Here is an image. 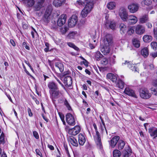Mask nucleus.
Returning <instances> with one entry per match:
<instances>
[{
	"label": "nucleus",
	"instance_id": "f257e3e1",
	"mask_svg": "<svg viewBox=\"0 0 157 157\" xmlns=\"http://www.w3.org/2000/svg\"><path fill=\"white\" fill-rule=\"evenodd\" d=\"M48 86L49 89L50 98L53 101L59 97L60 93L56 83L53 81L49 82Z\"/></svg>",
	"mask_w": 157,
	"mask_h": 157
},
{
	"label": "nucleus",
	"instance_id": "f03ea898",
	"mask_svg": "<svg viewBox=\"0 0 157 157\" xmlns=\"http://www.w3.org/2000/svg\"><path fill=\"white\" fill-rule=\"evenodd\" d=\"M52 10V8L50 6H49L46 9L43 18V21L46 24L49 23L51 20Z\"/></svg>",
	"mask_w": 157,
	"mask_h": 157
},
{
	"label": "nucleus",
	"instance_id": "7ed1b4c3",
	"mask_svg": "<svg viewBox=\"0 0 157 157\" xmlns=\"http://www.w3.org/2000/svg\"><path fill=\"white\" fill-rule=\"evenodd\" d=\"M93 126L96 132V134L94 136V139L97 146L100 148H101L102 147V143L100 133L98 131L96 124L94 123L93 124Z\"/></svg>",
	"mask_w": 157,
	"mask_h": 157
},
{
	"label": "nucleus",
	"instance_id": "20e7f679",
	"mask_svg": "<svg viewBox=\"0 0 157 157\" xmlns=\"http://www.w3.org/2000/svg\"><path fill=\"white\" fill-rule=\"evenodd\" d=\"M67 123L70 125L73 126L75 124V120L74 116L70 113H68L66 115Z\"/></svg>",
	"mask_w": 157,
	"mask_h": 157
},
{
	"label": "nucleus",
	"instance_id": "39448f33",
	"mask_svg": "<svg viewBox=\"0 0 157 157\" xmlns=\"http://www.w3.org/2000/svg\"><path fill=\"white\" fill-rule=\"evenodd\" d=\"M78 21V17L76 15H72L68 21L69 26L70 27H74L77 24Z\"/></svg>",
	"mask_w": 157,
	"mask_h": 157
},
{
	"label": "nucleus",
	"instance_id": "423d86ee",
	"mask_svg": "<svg viewBox=\"0 0 157 157\" xmlns=\"http://www.w3.org/2000/svg\"><path fill=\"white\" fill-rule=\"evenodd\" d=\"M151 94L149 93V91L147 89L142 90L140 93V96L143 98L147 99L151 96Z\"/></svg>",
	"mask_w": 157,
	"mask_h": 157
},
{
	"label": "nucleus",
	"instance_id": "0eeeda50",
	"mask_svg": "<svg viewBox=\"0 0 157 157\" xmlns=\"http://www.w3.org/2000/svg\"><path fill=\"white\" fill-rule=\"evenodd\" d=\"M45 0H36V3L33 6L35 11H39L43 6Z\"/></svg>",
	"mask_w": 157,
	"mask_h": 157
},
{
	"label": "nucleus",
	"instance_id": "6e6552de",
	"mask_svg": "<svg viewBox=\"0 0 157 157\" xmlns=\"http://www.w3.org/2000/svg\"><path fill=\"white\" fill-rule=\"evenodd\" d=\"M80 130V127L79 126L76 125L73 128L69 129L68 131V133L73 136H75L79 132Z\"/></svg>",
	"mask_w": 157,
	"mask_h": 157
},
{
	"label": "nucleus",
	"instance_id": "1a4fd4ad",
	"mask_svg": "<svg viewBox=\"0 0 157 157\" xmlns=\"http://www.w3.org/2000/svg\"><path fill=\"white\" fill-rule=\"evenodd\" d=\"M67 15L65 14H63L60 16L57 21L58 26H61L64 25L66 22Z\"/></svg>",
	"mask_w": 157,
	"mask_h": 157
},
{
	"label": "nucleus",
	"instance_id": "9d476101",
	"mask_svg": "<svg viewBox=\"0 0 157 157\" xmlns=\"http://www.w3.org/2000/svg\"><path fill=\"white\" fill-rule=\"evenodd\" d=\"M139 6L137 4L132 3L128 5V9L131 13H134L137 12L139 9Z\"/></svg>",
	"mask_w": 157,
	"mask_h": 157
},
{
	"label": "nucleus",
	"instance_id": "9b49d317",
	"mask_svg": "<svg viewBox=\"0 0 157 157\" xmlns=\"http://www.w3.org/2000/svg\"><path fill=\"white\" fill-rule=\"evenodd\" d=\"M119 15L121 19L124 21L127 20L128 17V13L125 9L122 8L120 10L119 12Z\"/></svg>",
	"mask_w": 157,
	"mask_h": 157
},
{
	"label": "nucleus",
	"instance_id": "f8f14e48",
	"mask_svg": "<svg viewBox=\"0 0 157 157\" xmlns=\"http://www.w3.org/2000/svg\"><path fill=\"white\" fill-rule=\"evenodd\" d=\"M116 25V23L114 21H107L105 22V26L107 29L110 28L114 30L115 29Z\"/></svg>",
	"mask_w": 157,
	"mask_h": 157
},
{
	"label": "nucleus",
	"instance_id": "ddd939ff",
	"mask_svg": "<svg viewBox=\"0 0 157 157\" xmlns=\"http://www.w3.org/2000/svg\"><path fill=\"white\" fill-rule=\"evenodd\" d=\"M135 31L137 34L141 35L145 32V28L141 25H137L136 27Z\"/></svg>",
	"mask_w": 157,
	"mask_h": 157
},
{
	"label": "nucleus",
	"instance_id": "4468645a",
	"mask_svg": "<svg viewBox=\"0 0 157 157\" xmlns=\"http://www.w3.org/2000/svg\"><path fill=\"white\" fill-rule=\"evenodd\" d=\"M92 9L91 7H88L87 6H85V7L81 12V15L82 17L85 18L86 17Z\"/></svg>",
	"mask_w": 157,
	"mask_h": 157
},
{
	"label": "nucleus",
	"instance_id": "2eb2a0df",
	"mask_svg": "<svg viewBox=\"0 0 157 157\" xmlns=\"http://www.w3.org/2000/svg\"><path fill=\"white\" fill-rule=\"evenodd\" d=\"M127 20L129 23L132 24H136L138 21L137 17L133 15L128 16Z\"/></svg>",
	"mask_w": 157,
	"mask_h": 157
},
{
	"label": "nucleus",
	"instance_id": "dca6fc26",
	"mask_svg": "<svg viewBox=\"0 0 157 157\" xmlns=\"http://www.w3.org/2000/svg\"><path fill=\"white\" fill-rule=\"evenodd\" d=\"M124 92L125 94L129 96L135 98H137V96L134 91L129 88H126L124 90Z\"/></svg>",
	"mask_w": 157,
	"mask_h": 157
},
{
	"label": "nucleus",
	"instance_id": "f3484780",
	"mask_svg": "<svg viewBox=\"0 0 157 157\" xmlns=\"http://www.w3.org/2000/svg\"><path fill=\"white\" fill-rule=\"evenodd\" d=\"M120 139L119 136H116L112 138L111 140L110 145L112 147H114L118 142Z\"/></svg>",
	"mask_w": 157,
	"mask_h": 157
},
{
	"label": "nucleus",
	"instance_id": "a211bd4d",
	"mask_svg": "<svg viewBox=\"0 0 157 157\" xmlns=\"http://www.w3.org/2000/svg\"><path fill=\"white\" fill-rule=\"evenodd\" d=\"M68 140L69 142L74 146L77 147L78 144L77 140L73 136H71L68 137Z\"/></svg>",
	"mask_w": 157,
	"mask_h": 157
},
{
	"label": "nucleus",
	"instance_id": "6ab92c4d",
	"mask_svg": "<svg viewBox=\"0 0 157 157\" xmlns=\"http://www.w3.org/2000/svg\"><path fill=\"white\" fill-rule=\"evenodd\" d=\"M109 45L107 44H105V45L101 48V51L104 55H107L109 52L110 51Z\"/></svg>",
	"mask_w": 157,
	"mask_h": 157
},
{
	"label": "nucleus",
	"instance_id": "aec40b11",
	"mask_svg": "<svg viewBox=\"0 0 157 157\" xmlns=\"http://www.w3.org/2000/svg\"><path fill=\"white\" fill-rule=\"evenodd\" d=\"M63 82L64 84L68 87L70 86L72 83V78L69 76L65 77L64 78Z\"/></svg>",
	"mask_w": 157,
	"mask_h": 157
},
{
	"label": "nucleus",
	"instance_id": "412c9836",
	"mask_svg": "<svg viewBox=\"0 0 157 157\" xmlns=\"http://www.w3.org/2000/svg\"><path fill=\"white\" fill-rule=\"evenodd\" d=\"M78 140L80 145H83L86 142V139L82 134L80 133L78 135Z\"/></svg>",
	"mask_w": 157,
	"mask_h": 157
},
{
	"label": "nucleus",
	"instance_id": "4be33fe9",
	"mask_svg": "<svg viewBox=\"0 0 157 157\" xmlns=\"http://www.w3.org/2000/svg\"><path fill=\"white\" fill-rule=\"evenodd\" d=\"M148 132L150 136L153 137V139H155L157 137V128L153 130L152 128H150L148 129Z\"/></svg>",
	"mask_w": 157,
	"mask_h": 157
},
{
	"label": "nucleus",
	"instance_id": "5701e85b",
	"mask_svg": "<svg viewBox=\"0 0 157 157\" xmlns=\"http://www.w3.org/2000/svg\"><path fill=\"white\" fill-rule=\"evenodd\" d=\"M112 38L111 35L110 34H107L105 36V39L104 40L105 44L106 43L109 45H110L112 43Z\"/></svg>",
	"mask_w": 157,
	"mask_h": 157
},
{
	"label": "nucleus",
	"instance_id": "b1692460",
	"mask_svg": "<svg viewBox=\"0 0 157 157\" xmlns=\"http://www.w3.org/2000/svg\"><path fill=\"white\" fill-rule=\"evenodd\" d=\"M22 2L28 7L32 6L34 5L35 2L34 0H22Z\"/></svg>",
	"mask_w": 157,
	"mask_h": 157
},
{
	"label": "nucleus",
	"instance_id": "393cba45",
	"mask_svg": "<svg viewBox=\"0 0 157 157\" xmlns=\"http://www.w3.org/2000/svg\"><path fill=\"white\" fill-rule=\"evenodd\" d=\"M65 0H54L53 2V5L56 7L61 6L65 3Z\"/></svg>",
	"mask_w": 157,
	"mask_h": 157
},
{
	"label": "nucleus",
	"instance_id": "a878e982",
	"mask_svg": "<svg viewBox=\"0 0 157 157\" xmlns=\"http://www.w3.org/2000/svg\"><path fill=\"white\" fill-rule=\"evenodd\" d=\"M120 31L121 34L125 33L127 31V28L126 26L124 24H121L119 25Z\"/></svg>",
	"mask_w": 157,
	"mask_h": 157
},
{
	"label": "nucleus",
	"instance_id": "bb28decb",
	"mask_svg": "<svg viewBox=\"0 0 157 157\" xmlns=\"http://www.w3.org/2000/svg\"><path fill=\"white\" fill-rule=\"evenodd\" d=\"M107 78L113 82H115L117 80V77L111 73H109L107 75Z\"/></svg>",
	"mask_w": 157,
	"mask_h": 157
},
{
	"label": "nucleus",
	"instance_id": "cd10ccee",
	"mask_svg": "<svg viewBox=\"0 0 157 157\" xmlns=\"http://www.w3.org/2000/svg\"><path fill=\"white\" fill-rule=\"evenodd\" d=\"M143 39L144 42H149L152 40V37L151 35H146L143 36Z\"/></svg>",
	"mask_w": 157,
	"mask_h": 157
},
{
	"label": "nucleus",
	"instance_id": "c85d7f7f",
	"mask_svg": "<svg viewBox=\"0 0 157 157\" xmlns=\"http://www.w3.org/2000/svg\"><path fill=\"white\" fill-rule=\"evenodd\" d=\"M55 66L59 68L61 72H62L64 70L63 65L59 62L56 63Z\"/></svg>",
	"mask_w": 157,
	"mask_h": 157
},
{
	"label": "nucleus",
	"instance_id": "c756f323",
	"mask_svg": "<svg viewBox=\"0 0 157 157\" xmlns=\"http://www.w3.org/2000/svg\"><path fill=\"white\" fill-rule=\"evenodd\" d=\"M84 3L86 4V6H87V7H91L93 8L94 6V0H85Z\"/></svg>",
	"mask_w": 157,
	"mask_h": 157
},
{
	"label": "nucleus",
	"instance_id": "7c9ffc66",
	"mask_svg": "<svg viewBox=\"0 0 157 157\" xmlns=\"http://www.w3.org/2000/svg\"><path fill=\"white\" fill-rule=\"evenodd\" d=\"M142 55L144 57H147L149 54L147 48H145L142 49L141 51Z\"/></svg>",
	"mask_w": 157,
	"mask_h": 157
},
{
	"label": "nucleus",
	"instance_id": "2f4dec72",
	"mask_svg": "<svg viewBox=\"0 0 157 157\" xmlns=\"http://www.w3.org/2000/svg\"><path fill=\"white\" fill-rule=\"evenodd\" d=\"M125 142L122 140H119L118 142V148L119 150H122L123 148L125 145Z\"/></svg>",
	"mask_w": 157,
	"mask_h": 157
},
{
	"label": "nucleus",
	"instance_id": "473e14b6",
	"mask_svg": "<svg viewBox=\"0 0 157 157\" xmlns=\"http://www.w3.org/2000/svg\"><path fill=\"white\" fill-rule=\"evenodd\" d=\"M148 20V16L146 14L142 16L140 19V22L141 23H144L147 22Z\"/></svg>",
	"mask_w": 157,
	"mask_h": 157
},
{
	"label": "nucleus",
	"instance_id": "72a5a7b5",
	"mask_svg": "<svg viewBox=\"0 0 157 157\" xmlns=\"http://www.w3.org/2000/svg\"><path fill=\"white\" fill-rule=\"evenodd\" d=\"M132 41L133 45L135 47L138 48L140 46V41L137 38H133Z\"/></svg>",
	"mask_w": 157,
	"mask_h": 157
},
{
	"label": "nucleus",
	"instance_id": "f704fd0d",
	"mask_svg": "<svg viewBox=\"0 0 157 157\" xmlns=\"http://www.w3.org/2000/svg\"><path fill=\"white\" fill-rule=\"evenodd\" d=\"M116 4L114 2H110L107 5V8L110 10L114 9L115 7Z\"/></svg>",
	"mask_w": 157,
	"mask_h": 157
},
{
	"label": "nucleus",
	"instance_id": "c9c22d12",
	"mask_svg": "<svg viewBox=\"0 0 157 157\" xmlns=\"http://www.w3.org/2000/svg\"><path fill=\"white\" fill-rule=\"evenodd\" d=\"M103 56L101 53L100 52L98 51L95 54V57L96 59L98 61H99L103 57Z\"/></svg>",
	"mask_w": 157,
	"mask_h": 157
},
{
	"label": "nucleus",
	"instance_id": "e433bc0d",
	"mask_svg": "<svg viewBox=\"0 0 157 157\" xmlns=\"http://www.w3.org/2000/svg\"><path fill=\"white\" fill-rule=\"evenodd\" d=\"M116 58V57L115 55H113L110 58L109 63L110 65H113L115 64Z\"/></svg>",
	"mask_w": 157,
	"mask_h": 157
},
{
	"label": "nucleus",
	"instance_id": "4c0bfd02",
	"mask_svg": "<svg viewBox=\"0 0 157 157\" xmlns=\"http://www.w3.org/2000/svg\"><path fill=\"white\" fill-rule=\"evenodd\" d=\"M117 85V86L121 89H123L124 87V84L121 79H119L118 81Z\"/></svg>",
	"mask_w": 157,
	"mask_h": 157
},
{
	"label": "nucleus",
	"instance_id": "58836bf2",
	"mask_svg": "<svg viewBox=\"0 0 157 157\" xmlns=\"http://www.w3.org/2000/svg\"><path fill=\"white\" fill-rule=\"evenodd\" d=\"M114 157H120L121 155V152L118 150H114L113 152Z\"/></svg>",
	"mask_w": 157,
	"mask_h": 157
},
{
	"label": "nucleus",
	"instance_id": "ea45409f",
	"mask_svg": "<svg viewBox=\"0 0 157 157\" xmlns=\"http://www.w3.org/2000/svg\"><path fill=\"white\" fill-rule=\"evenodd\" d=\"M108 61L107 58L103 56L101 60V63L104 65H106L108 64Z\"/></svg>",
	"mask_w": 157,
	"mask_h": 157
},
{
	"label": "nucleus",
	"instance_id": "a19ab883",
	"mask_svg": "<svg viewBox=\"0 0 157 157\" xmlns=\"http://www.w3.org/2000/svg\"><path fill=\"white\" fill-rule=\"evenodd\" d=\"M152 2L151 0H143L142 2V4H144L147 6H149L151 4Z\"/></svg>",
	"mask_w": 157,
	"mask_h": 157
},
{
	"label": "nucleus",
	"instance_id": "79ce46f5",
	"mask_svg": "<svg viewBox=\"0 0 157 157\" xmlns=\"http://www.w3.org/2000/svg\"><path fill=\"white\" fill-rule=\"evenodd\" d=\"M130 69L135 72H139V69L136 66V64H132L130 67Z\"/></svg>",
	"mask_w": 157,
	"mask_h": 157
},
{
	"label": "nucleus",
	"instance_id": "37998d69",
	"mask_svg": "<svg viewBox=\"0 0 157 157\" xmlns=\"http://www.w3.org/2000/svg\"><path fill=\"white\" fill-rule=\"evenodd\" d=\"M151 48L154 50H157V43L156 42H152L151 44Z\"/></svg>",
	"mask_w": 157,
	"mask_h": 157
},
{
	"label": "nucleus",
	"instance_id": "c03bdc74",
	"mask_svg": "<svg viewBox=\"0 0 157 157\" xmlns=\"http://www.w3.org/2000/svg\"><path fill=\"white\" fill-rule=\"evenodd\" d=\"M67 44L70 47L73 48L76 51H78L79 50L78 48L72 43L68 42L67 43Z\"/></svg>",
	"mask_w": 157,
	"mask_h": 157
},
{
	"label": "nucleus",
	"instance_id": "a18cd8bd",
	"mask_svg": "<svg viewBox=\"0 0 157 157\" xmlns=\"http://www.w3.org/2000/svg\"><path fill=\"white\" fill-rule=\"evenodd\" d=\"M150 90L153 94L156 96H157V88L152 87L151 88Z\"/></svg>",
	"mask_w": 157,
	"mask_h": 157
},
{
	"label": "nucleus",
	"instance_id": "49530a36",
	"mask_svg": "<svg viewBox=\"0 0 157 157\" xmlns=\"http://www.w3.org/2000/svg\"><path fill=\"white\" fill-rule=\"evenodd\" d=\"M122 65L124 64L126 65L130 68L132 64V62L128 61H125L124 63H122Z\"/></svg>",
	"mask_w": 157,
	"mask_h": 157
},
{
	"label": "nucleus",
	"instance_id": "de8ad7c7",
	"mask_svg": "<svg viewBox=\"0 0 157 157\" xmlns=\"http://www.w3.org/2000/svg\"><path fill=\"white\" fill-rule=\"evenodd\" d=\"M4 135L3 133H2L0 136V142L4 144Z\"/></svg>",
	"mask_w": 157,
	"mask_h": 157
},
{
	"label": "nucleus",
	"instance_id": "09e8293b",
	"mask_svg": "<svg viewBox=\"0 0 157 157\" xmlns=\"http://www.w3.org/2000/svg\"><path fill=\"white\" fill-rule=\"evenodd\" d=\"M134 30L132 28V27H130L129 28L128 30V33L129 34L131 35L134 33Z\"/></svg>",
	"mask_w": 157,
	"mask_h": 157
},
{
	"label": "nucleus",
	"instance_id": "8fccbe9b",
	"mask_svg": "<svg viewBox=\"0 0 157 157\" xmlns=\"http://www.w3.org/2000/svg\"><path fill=\"white\" fill-rule=\"evenodd\" d=\"M31 34L32 35L33 38H34L35 36H36L37 35V32L34 29H33V31H31Z\"/></svg>",
	"mask_w": 157,
	"mask_h": 157
},
{
	"label": "nucleus",
	"instance_id": "3c124183",
	"mask_svg": "<svg viewBox=\"0 0 157 157\" xmlns=\"http://www.w3.org/2000/svg\"><path fill=\"white\" fill-rule=\"evenodd\" d=\"M100 127L102 133H103L104 131L105 130L107 134H108L105 128V125L103 126L101 124Z\"/></svg>",
	"mask_w": 157,
	"mask_h": 157
},
{
	"label": "nucleus",
	"instance_id": "603ef678",
	"mask_svg": "<svg viewBox=\"0 0 157 157\" xmlns=\"http://www.w3.org/2000/svg\"><path fill=\"white\" fill-rule=\"evenodd\" d=\"M67 29H68L67 27L62 28L61 29V32L62 34H64L67 32Z\"/></svg>",
	"mask_w": 157,
	"mask_h": 157
},
{
	"label": "nucleus",
	"instance_id": "864d4df0",
	"mask_svg": "<svg viewBox=\"0 0 157 157\" xmlns=\"http://www.w3.org/2000/svg\"><path fill=\"white\" fill-rule=\"evenodd\" d=\"M36 152L37 155H39L40 157H43L42 153L41 152L40 150L39 149H36Z\"/></svg>",
	"mask_w": 157,
	"mask_h": 157
},
{
	"label": "nucleus",
	"instance_id": "5fc2aeb1",
	"mask_svg": "<svg viewBox=\"0 0 157 157\" xmlns=\"http://www.w3.org/2000/svg\"><path fill=\"white\" fill-rule=\"evenodd\" d=\"M23 46L24 47H25L26 49L28 50H29L30 48L27 45L26 42H24L23 43Z\"/></svg>",
	"mask_w": 157,
	"mask_h": 157
},
{
	"label": "nucleus",
	"instance_id": "6e6d98bb",
	"mask_svg": "<svg viewBox=\"0 0 157 157\" xmlns=\"http://www.w3.org/2000/svg\"><path fill=\"white\" fill-rule=\"evenodd\" d=\"M52 24L51 25V28L52 29H56L58 27V26L57 25V24H56V23L54 24L53 23H52Z\"/></svg>",
	"mask_w": 157,
	"mask_h": 157
},
{
	"label": "nucleus",
	"instance_id": "4d7b16f0",
	"mask_svg": "<svg viewBox=\"0 0 157 157\" xmlns=\"http://www.w3.org/2000/svg\"><path fill=\"white\" fill-rule=\"evenodd\" d=\"M33 135L34 136L36 139H38L39 138L38 133L36 131L33 132Z\"/></svg>",
	"mask_w": 157,
	"mask_h": 157
},
{
	"label": "nucleus",
	"instance_id": "13d9d810",
	"mask_svg": "<svg viewBox=\"0 0 157 157\" xmlns=\"http://www.w3.org/2000/svg\"><path fill=\"white\" fill-rule=\"evenodd\" d=\"M27 111L29 113V115L30 117L33 116V113L32 112L31 109L29 108H28L27 109Z\"/></svg>",
	"mask_w": 157,
	"mask_h": 157
},
{
	"label": "nucleus",
	"instance_id": "bf43d9fd",
	"mask_svg": "<svg viewBox=\"0 0 157 157\" xmlns=\"http://www.w3.org/2000/svg\"><path fill=\"white\" fill-rule=\"evenodd\" d=\"M59 114L61 121L64 120V115L60 113H59Z\"/></svg>",
	"mask_w": 157,
	"mask_h": 157
},
{
	"label": "nucleus",
	"instance_id": "052dcab7",
	"mask_svg": "<svg viewBox=\"0 0 157 157\" xmlns=\"http://www.w3.org/2000/svg\"><path fill=\"white\" fill-rule=\"evenodd\" d=\"M150 55L154 58L157 57V52H156L152 53Z\"/></svg>",
	"mask_w": 157,
	"mask_h": 157
},
{
	"label": "nucleus",
	"instance_id": "680f3d73",
	"mask_svg": "<svg viewBox=\"0 0 157 157\" xmlns=\"http://www.w3.org/2000/svg\"><path fill=\"white\" fill-rule=\"evenodd\" d=\"M154 35L155 38L157 39V29H154Z\"/></svg>",
	"mask_w": 157,
	"mask_h": 157
},
{
	"label": "nucleus",
	"instance_id": "e2e57ef3",
	"mask_svg": "<svg viewBox=\"0 0 157 157\" xmlns=\"http://www.w3.org/2000/svg\"><path fill=\"white\" fill-rule=\"evenodd\" d=\"M23 67L24 69V71L25 72V73L29 75L30 76H31V75L29 73V72L27 70L26 68L25 67V66L23 65Z\"/></svg>",
	"mask_w": 157,
	"mask_h": 157
},
{
	"label": "nucleus",
	"instance_id": "0e129e2a",
	"mask_svg": "<svg viewBox=\"0 0 157 157\" xmlns=\"http://www.w3.org/2000/svg\"><path fill=\"white\" fill-rule=\"evenodd\" d=\"M42 115L44 119L46 121V122H48V120L47 118L44 116V114H42Z\"/></svg>",
	"mask_w": 157,
	"mask_h": 157
},
{
	"label": "nucleus",
	"instance_id": "69168bd1",
	"mask_svg": "<svg viewBox=\"0 0 157 157\" xmlns=\"http://www.w3.org/2000/svg\"><path fill=\"white\" fill-rule=\"evenodd\" d=\"M76 33L74 32H72L70 33L69 34V36L70 37H72L75 35Z\"/></svg>",
	"mask_w": 157,
	"mask_h": 157
},
{
	"label": "nucleus",
	"instance_id": "338daca9",
	"mask_svg": "<svg viewBox=\"0 0 157 157\" xmlns=\"http://www.w3.org/2000/svg\"><path fill=\"white\" fill-rule=\"evenodd\" d=\"M89 46L90 48V49H93L95 48V46L93 45L91 43H90L89 44Z\"/></svg>",
	"mask_w": 157,
	"mask_h": 157
},
{
	"label": "nucleus",
	"instance_id": "774afa93",
	"mask_svg": "<svg viewBox=\"0 0 157 157\" xmlns=\"http://www.w3.org/2000/svg\"><path fill=\"white\" fill-rule=\"evenodd\" d=\"M153 85L155 86H157V79L154 80L153 82Z\"/></svg>",
	"mask_w": 157,
	"mask_h": 157
}]
</instances>
